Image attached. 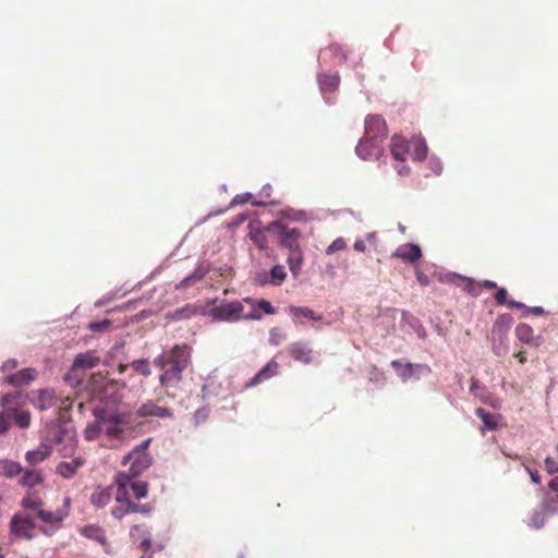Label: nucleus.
Segmentation results:
<instances>
[{
	"label": "nucleus",
	"instance_id": "nucleus-13",
	"mask_svg": "<svg viewBox=\"0 0 558 558\" xmlns=\"http://www.w3.org/2000/svg\"><path fill=\"white\" fill-rule=\"evenodd\" d=\"M131 478H129L124 472H118L114 476V485L117 486L114 499L118 504H133L130 498L129 485Z\"/></svg>",
	"mask_w": 558,
	"mask_h": 558
},
{
	"label": "nucleus",
	"instance_id": "nucleus-21",
	"mask_svg": "<svg viewBox=\"0 0 558 558\" xmlns=\"http://www.w3.org/2000/svg\"><path fill=\"white\" fill-rule=\"evenodd\" d=\"M410 143L399 135H393L390 143V151L397 161H404L410 151Z\"/></svg>",
	"mask_w": 558,
	"mask_h": 558
},
{
	"label": "nucleus",
	"instance_id": "nucleus-56",
	"mask_svg": "<svg viewBox=\"0 0 558 558\" xmlns=\"http://www.w3.org/2000/svg\"><path fill=\"white\" fill-rule=\"evenodd\" d=\"M135 533H143L145 534L146 531H145V526L144 525H133L132 529H131V536H135Z\"/></svg>",
	"mask_w": 558,
	"mask_h": 558
},
{
	"label": "nucleus",
	"instance_id": "nucleus-63",
	"mask_svg": "<svg viewBox=\"0 0 558 558\" xmlns=\"http://www.w3.org/2000/svg\"><path fill=\"white\" fill-rule=\"evenodd\" d=\"M398 172L399 174H407L409 172V168L403 166L401 169H398Z\"/></svg>",
	"mask_w": 558,
	"mask_h": 558
},
{
	"label": "nucleus",
	"instance_id": "nucleus-16",
	"mask_svg": "<svg viewBox=\"0 0 558 558\" xmlns=\"http://www.w3.org/2000/svg\"><path fill=\"white\" fill-rule=\"evenodd\" d=\"M54 391L51 389H38L32 391V402L39 410H47L54 404Z\"/></svg>",
	"mask_w": 558,
	"mask_h": 558
},
{
	"label": "nucleus",
	"instance_id": "nucleus-5",
	"mask_svg": "<svg viewBox=\"0 0 558 558\" xmlns=\"http://www.w3.org/2000/svg\"><path fill=\"white\" fill-rule=\"evenodd\" d=\"M98 413L102 426V434L110 439H119L125 432L126 426L131 424L130 412L99 410Z\"/></svg>",
	"mask_w": 558,
	"mask_h": 558
},
{
	"label": "nucleus",
	"instance_id": "nucleus-9",
	"mask_svg": "<svg viewBox=\"0 0 558 558\" xmlns=\"http://www.w3.org/2000/svg\"><path fill=\"white\" fill-rule=\"evenodd\" d=\"M355 153L364 160H372L383 154V147L379 142L362 137L355 147Z\"/></svg>",
	"mask_w": 558,
	"mask_h": 558
},
{
	"label": "nucleus",
	"instance_id": "nucleus-58",
	"mask_svg": "<svg viewBox=\"0 0 558 558\" xmlns=\"http://www.w3.org/2000/svg\"><path fill=\"white\" fill-rule=\"evenodd\" d=\"M527 471L530 473L532 482L535 483V484H539L541 483V476H539L538 472L537 471H531L529 469H527Z\"/></svg>",
	"mask_w": 558,
	"mask_h": 558
},
{
	"label": "nucleus",
	"instance_id": "nucleus-44",
	"mask_svg": "<svg viewBox=\"0 0 558 558\" xmlns=\"http://www.w3.org/2000/svg\"><path fill=\"white\" fill-rule=\"evenodd\" d=\"M412 146H413L412 158L414 160H423L426 158L427 146L424 142L415 141L412 143Z\"/></svg>",
	"mask_w": 558,
	"mask_h": 558
},
{
	"label": "nucleus",
	"instance_id": "nucleus-30",
	"mask_svg": "<svg viewBox=\"0 0 558 558\" xmlns=\"http://www.w3.org/2000/svg\"><path fill=\"white\" fill-rule=\"evenodd\" d=\"M513 323V318L509 314L499 315L493 326V335L499 337L505 336Z\"/></svg>",
	"mask_w": 558,
	"mask_h": 558
},
{
	"label": "nucleus",
	"instance_id": "nucleus-20",
	"mask_svg": "<svg viewBox=\"0 0 558 558\" xmlns=\"http://www.w3.org/2000/svg\"><path fill=\"white\" fill-rule=\"evenodd\" d=\"M51 447L46 444H40L36 449L29 450L25 453V460L31 468H36L37 464L44 462L51 456Z\"/></svg>",
	"mask_w": 558,
	"mask_h": 558
},
{
	"label": "nucleus",
	"instance_id": "nucleus-6",
	"mask_svg": "<svg viewBox=\"0 0 558 558\" xmlns=\"http://www.w3.org/2000/svg\"><path fill=\"white\" fill-rule=\"evenodd\" d=\"M388 136L386 121L381 116L369 114L365 119L364 136L367 140H374L381 145L383 141Z\"/></svg>",
	"mask_w": 558,
	"mask_h": 558
},
{
	"label": "nucleus",
	"instance_id": "nucleus-64",
	"mask_svg": "<svg viewBox=\"0 0 558 558\" xmlns=\"http://www.w3.org/2000/svg\"><path fill=\"white\" fill-rule=\"evenodd\" d=\"M104 364H105L106 366H110V365H111V362H110V360H109V359H106V360L104 361Z\"/></svg>",
	"mask_w": 558,
	"mask_h": 558
},
{
	"label": "nucleus",
	"instance_id": "nucleus-48",
	"mask_svg": "<svg viewBox=\"0 0 558 558\" xmlns=\"http://www.w3.org/2000/svg\"><path fill=\"white\" fill-rule=\"evenodd\" d=\"M495 293V301L498 305H507L508 306V292L505 288H497Z\"/></svg>",
	"mask_w": 558,
	"mask_h": 558
},
{
	"label": "nucleus",
	"instance_id": "nucleus-60",
	"mask_svg": "<svg viewBox=\"0 0 558 558\" xmlns=\"http://www.w3.org/2000/svg\"><path fill=\"white\" fill-rule=\"evenodd\" d=\"M131 367L130 364H125V363H120L118 365V372L119 374H123L124 372H126V369Z\"/></svg>",
	"mask_w": 558,
	"mask_h": 558
},
{
	"label": "nucleus",
	"instance_id": "nucleus-32",
	"mask_svg": "<svg viewBox=\"0 0 558 558\" xmlns=\"http://www.w3.org/2000/svg\"><path fill=\"white\" fill-rule=\"evenodd\" d=\"M14 400L11 403V422H14L19 427L26 428L31 423V415L27 411H17L14 405Z\"/></svg>",
	"mask_w": 558,
	"mask_h": 558
},
{
	"label": "nucleus",
	"instance_id": "nucleus-49",
	"mask_svg": "<svg viewBox=\"0 0 558 558\" xmlns=\"http://www.w3.org/2000/svg\"><path fill=\"white\" fill-rule=\"evenodd\" d=\"M110 325V320L104 319L100 322H93L89 324V329L94 332H100L106 330Z\"/></svg>",
	"mask_w": 558,
	"mask_h": 558
},
{
	"label": "nucleus",
	"instance_id": "nucleus-53",
	"mask_svg": "<svg viewBox=\"0 0 558 558\" xmlns=\"http://www.w3.org/2000/svg\"><path fill=\"white\" fill-rule=\"evenodd\" d=\"M133 513H149L150 510H151V507L149 505H140V504H135L133 502Z\"/></svg>",
	"mask_w": 558,
	"mask_h": 558
},
{
	"label": "nucleus",
	"instance_id": "nucleus-26",
	"mask_svg": "<svg viewBox=\"0 0 558 558\" xmlns=\"http://www.w3.org/2000/svg\"><path fill=\"white\" fill-rule=\"evenodd\" d=\"M288 352L295 361L303 364H310L312 362V351L301 342L291 343L288 347Z\"/></svg>",
	"mask_w": 558,
	"mask_h": 558
},
{
	"label": "nucleus",
	"instance_id": "nucleus-45",
	"mask_svg": "<svg viewBox=\"0 0 558 558\" xmlns=\"http://www.w3.org/2000/svg\"><path fill=\"white\" fill-rule=\"evenodd\" d=\"M196 314V310L193 305H186L180 310H177L173 314V318L181 320V319H189L192 316Z\"/></svg>",
	"mask_w": 558,
	"mask_h": 558
},
{
	"label": "nucleus",
	"instance_id": "nucleus-19",
	"mask_svg": "<svg viewBox=\"0 0 558 558\" xmlns=\"http://www.w3.org/2000/svg\"><path fill=\"white\" fill-rule=\"evenodd\" d=\"M140 417L156 416V417H171L172 411L168 408L159 407L153 401L143 403L137 410Z\"/></svg>",
	"mask_w": 558,
	"mask_h": 558
},
{
	"label": "nucleus",
	"instance_id": "nucleus-18",
	"mask_svg": "<svg viewBox=\"0 0 558 558\" xmlns=\"http://www.w3.org/2000/svg\"><path fill=\"white\" fill-rule=\"evenodd\" d=\"M279 364L270 360L247 384L246 387H253L264 383L278 374Z\"/></svg>",
	"mask_w": 558,
	"mask_h": 558
},
{
	"label": "nucleus",
	"instance_id": "nucleus-47",
	"mask_svg": "<svg viewBox=\"0 0 558 558\" xmlns=\"http://www.w3.org/2000/svg\"><path fill=\"white\" fill-rule=\"evenodd\" d=\"M328 50L336 57L339 58V61H344L347 59V54L343 48L339 44H331L328 47Z\"/></svg>",
	"mask_w": 558,
	"mask_h": 558
},
{
	"label": "nucleus",
	"instance_id": "nucleus-61",
	"mask_svg": "<svg viewBox=\"0 0 558 558\" xmlns=\"http://www.w3.org/2000/svg\"><path fill=\"white\" fill-rule=\"evenodd\" d=\"M515 357L519 360L521 364H524L526 362V357L524 352L520 351L515 354Z\"/></svg>",
	"mask_w": 558,
	"mask_h": 558
},
{
	"label": "nucleus",
	"instance_id": "nucleus-46",
	"mask_svg": "<svg viewBox=\"0 0 558 558\" xmlns=\"http://www.w3.org/2000/svg\"><path fill=\"white\" fill-rule=\"evenodd\" d=\"M347 247V243L342 238H337L332 241V243L326 248V254L331 255L337 251H342Z\"/></svg>",
	"mask_w": 558,
	"mask_h": 558
},
{
	"label": "nucleus",
	"instance_id": "nucleus-2",
	"mask_svg": "<svg viewBox=\"0 0 558 558\" xmlns=\"http://www.w3.org/2000/svg\"><path fill=\"white\" fill-rule=\"evenodd\" d=\"M88 388L94 396L99 397L101 400L112 405H119L124 399L126 383L109 379L101 373H95L88 381Z\"/></svg>",
	"mask_w": 558,
	"mask_h": 558
},
{
	"label": "nucleus",
	"instance_id": "nucleus-38",
	"mask_svg": "<svg viewBox=\"0 0 558 558\" xmlns=\"http://www.w3.org/2000/svg\"><path fill=\"white\" fill-rule=\"evenodd\" d=\"M102 433V426L100 424V417L98 411H96V422L89 424L85 430L84 436L86 440H95Z\"/></svg>",
	"mask_w": 558,
	"mask_h": 558
},
{
	"label": "nucleus",
	"instance_id": "nucleus-24",
	"mask_svg": "<svg viewBox=\"0 0 558 558\" xmlns=\"http://www.w3.org/2000/svg\"><path fill=\"white\" fill-rule=\"evenodd\" d=\"M112 486H97L90 495V502L97 508L106 507L112 499Z\"/></svg>",
	"mask_w": 558,
	"mask_h": 558
},
{
	"label": "nucleus",
	"instance_id": "nucleus-52",
	"mask_svg": "<svg viewBox=\"0 0 558 558\" xmlns=\"http://www.w3.org/2000/svg\"><path fill=\"white\" fill-rule=\"evenodd\" d=\"M415 278L422 287H427L430 282L428 276L418 268L415 269Z\"/></svg>",
	"mask_w": 558,
	"mask_h": 558
},
{
	"label": "nucleus",
	"instance_id": "nucleus-50",
	"mask_svg": "<svg viewBox=\"0 0 558 558\" xmlns=\"http://www.w3.org/2000/svg\"><path fill=\"white\" fill-rule=\"evenodd\" d=\"M545 468L549 474L558 472V461L555 458L547 457L545 459Z\"/></svg>",
	"mask_w": 558,
	"mask_h": 558
},
{
	"label": "nucleus",
	"instance_id": "nucleus-62",
	"mask_svg": "<svg viewBox=\"0 0 558 558\" xmlns=\"http://www.w3.org/2000/svg\"><path fill=\"white\" fill-rule=\"evenodd\" d=\"M366 240L369 242V243H373L375 244L376 243V233L375 232H371L366 235Z\"/></svg>",
	"mask_w": 558,
	"mask_h": 558
},
{
	"label": "nucleus",
	"instance_id": "nucleus-41",
	"mask_svg": "<svg viewBox=\"0 0 558 558\" xmlns=\"http://www.w3.org/2000/svg\"><path fill=\"white\" fill-rule=\"evenodd\" d=\"M137 500L145 498L148 493V484L145 481H132L129 485Z\"/></svg>",
	"mask_w": 558,
	"mask_h": 558
},
{
	"label": "nucleus",
	"instance_id": "nucleus-12",
	"mask_svg": "<svg viewBox=\"0 0 558 558\" xmlns=\"http://www.w3.org/2000/svg\"><path fill=\"white\" fill-rule=\"evenodd\" d=\"M422 256L421 247L413 243L399 245L392 253V257L399 258L408 264H415Z\"/></svg>",
	"mask_w": 558,
	"mask_h": 558
},
{
	"label": "nucleus",
	"instance_id": "nucleus-37",
	"mask_svg": "<svg viewBox=\"0 0 558 558\" xmlns=\"http://www.w3.org/2000/svg\"><path fill=\"white\" fill-rule=\"evenodd\" d=\"M287 278L286 269L282 265H276L269 272V283L272 286H281Z\"/></svg>",
	"mask_w": 558,
	"mask_h": 558
},
{
	"label": "nucleus",
	"instance_id": "nucleus-11",
	"mask_svg": "<svg viewBox=\"0 0 558 558\" xmlns=\"http://www.w3.org/2000/svg\"><path fill=\"white\" fill-rule=\"evenodd\" d=\"M38 372L33 367H26L15 373L8 374L4 381L13 387H23L29 385L36 379Z\"/></svg>",
	"mask_w": 558,
	"mask_h": 558
},
{
	"label": "nucleus",
	"instance_id": "nucleus-4",
	"mask_svg": "<svg viewBox=\"0 0 558 558\" xmlns=\"http://www.w3.org/2000/svg\"><path fill=\"white\" fill-rule=\"evenodd\" d=\"M210 316L215 320L220 322H238V320H252L260 319L262 314L256 308L251 312L244 313V305L241 301L221 302L219 305L210 310Z\"/></svg>",
	"mask_w": 558,
	"mask_h": 558
},
{
	"label": "nucleus",
	"instance_id": "nucleus-27",
	"mask_svg": "<svg viewBox=\"0 0 558 558\" xmlns=\"http://www.w3.org/2000/svg\"><path fill=\"white\" fill-rule=\"evenodd\" d=\"M477 417H480L483 422V426L481 427V432L484 434L485 430H496L498 429V415L492 414L484 410L483 408H477L475 411Z\"/></svg>",
	"mask_w": 558,
	"mask_h": 558
},
{
	"label": "nucleus",
	"instance_id": "nucleus-59",
	"mask_svg": "<svg viewBox=\"0 0 558 558\" xmlns=\"http://www.w3.org/2000/svg\"><path fill=\"white\" fill-rule=\"evenodd\" d=\"M150 545H151V542H150V538H149V537H145V538L141 542V548H142L144 551H147V550L150 548Z\"/></svg>",
	"mask_w": 558,
	"mask_h": 558
},
{
	"label": "nucleus",
	"instance_id": "nucleus-57",
	"mask_svg": "<svg viewBox=\"0 0 558 558\" xmlns=\"http://www.w3.org/2000/svg\"><path fill=\"white\" fill-rule=\"evenodd\" d=\"M84 533L87 535V536H92L94 535V533L98 534L100 533V530L96 526H86L84 529Z\"/></svg>",
	"mask_w": 558,
	"mask_h": 558
},
{
	"label": "nucleus",
	"instance_id": "nucleus-35",
	"mask_svg": "<svg viewBox=\"0 0 558 558\" xmlns=\"http://www.w3.org/2000/svg\"><path fill=\"white\" fill-rule=\"evenodd\" d=\"M43 499L35 492H27L21 501V506L25 509L39 510L43 506Z\"/></svg>",
	"mask_w": 558,
	"mask_h": 558
},
{
	"label": "nucleus",
	"instance_id": "nucleus-14",
	"mask_svg": "<svg viewBox=\"0 0 558 558\" xmlns=\"http://www.w3.org/2000/svg\"><path fill=\"white\" fill-rule=\"evenodd\" d=\"M100 363V357L95 351H87L80 353L75 356L71 372L76 373L78 371H86L97 366Z\"/></svg>",
	"mask_w": 558,
	"mask_h": 558
},
{
	"label": "nucleus",
	"instance_id": "nucleus-29",
	"mask_svg": "<svg viewBox=\"0 0 558 558\" xmlns=\"http://www.w3.org/2000/svg\"><path fill=\"white\" fill-rule=\"evenodd\" d=\"M303 260V252L301 248L288 252L287 263L294 277L299 276Z\"/></svg>",
	"mask_w": 558,
	"mask_h": 558
},
{
	"label": "nucleus",
	"instance_id": "nucleus-51",
	"mask_svg": "<svg viewBox=\"0 0 558 558\" xmlns=\"http://www.w3.org/2000/svg\"><path fill=\"white\" fill-rule=\"evenodd\" d=\"M17 367V361L16 360H13V359H10V360H7L2 366H1V372L4 373V374H12V372Z\"/></svg>",
	"mask_w": 558,
	"mask_h": 558
},
{
	"label": "nucleus",
	"instance_id": "nucleus-28",
	"mask_svg": "<svg viewBox=\"0 0 558 558\" xmlns=\"http://www.w3.org/2000/svg\"><path fill=\"white\" fill-rule=\"evenodd\" d=\"M23 471L22 465L10 459H0V476L14 478Z\"/></svg>",
	"mask_w": 558,
	"mask_h": 558
},
{
	"label": "nucleus",
	"instance_id": "nucleus-34",
	"mask_svg": "<svg viewBox=\"0 0 558 558\" xmlns=\"http://www.w3.org/2000/svg\"><path fill=\"white\" fill-rule=\"evenodd\" d=\"M339 76L336 74H322L318 77V83L323 92H332L339 85Z\"/></svg>",
	"mask_w": 558,
	"mask_h": 558
},
{
	"label": "nucleus",
	"instance_id": "nucleus-25",
	"mask_svg": "<svg viewBox=\"0 0 558 558\" xmlns=\"http://www.w3.org/2000/svg\"><path fill=\"white\" fill-rule=\"evenodd\" d=\"M515 336L517 338L525 344L537 348L539 345V337L534 336V330L527 324H519L515 327Z\"/></svg>",
	"mask_w": 558,
	"mask_h": 558
},
{
	"label": "nucleus",
	"instance_id": "nucleus-15",
	"mask_svg": "<svg viewBox=\"0 0 558 558\" xmlns=\"http://www.w3.org/2000/svg\"><path fill=\"white\" fill-rule=\"evenodd\" d=\"M85 459L81 456L74 457L71 461H62L57 468L56 472L63 478H72L78 469H81L85 464Z\"/></svg>",
	"mask_w": 558,
	"mask_h": 558
},
{
	"label": "nucleus",
	"instance_id": "nucleus-8",
	"mask_svg": "<svg viewBox=\"0 0 558 558\" xmlns=\"http://www.w3.org/2000/svg\"><path fill=\"white\" fill-rule=\"evenodd\" d=\"M448 281L457 284L458 287H461L463 290H465L468 293L472 294L473 296H476L478 294L476 288H485L488 290L497 289V283L492 280H483L482 282L475 283V281L471 278L463 277L457 274H450L448 275Z\"/></svg>",
	"mask_w": 558,
	"mask_h": 558
},
{
	"label": "nucleus",
	"instance_id": "nucleus-17",
	"mask_svg": "<svg viewBox=\"0 0 558 558\" xmlns=\"http://www.w3.org/2000/svg\"><path fill=\"white\" fill-rule=\"evenodd\" d=\"M44 482V475L40 470L36 468H26L23 469L21 473V477L19 480V484L22 487L34 488Z\"/></svg>",
	"mask_w": 558,
	"mask_h": 558
},
{
	"label": "nucleus",
	"instance_id": "nucleus-40",
	"mask_svg": "<svg viewBox=\"0 0 558 558\" xmlns=\"http://www.w3.org/2000/svg\"><path fill=\"white\" fill-rule=\"evenodd\" d=\"M391 366L403 380L409 379L413 375L414 365L411 363L402 364L400 361L395 360L391 362Z\"/></svg>",
	"mask_w": 558,
	"mask_h": 558
},
{
	"label": "nucleus",
	"instance_id": "nucleus-3",
	"mask_svg": "<svg viewBox=\"0 0 558 558\" xmlns=\"http://www.w3.org/2000/svg\"><path fill=\"white\" fill-rule=\"evenodd\" d=\"M151 438H147L140 445L135 446L128 454L123 457L122 464H130L129 470L124 474L133 480L141 476L153 464V457L148 452Z\"/></svg>",
	"mask_w": 558,
	"mask_h": 558
},
{
	"label": "nucleus",
	"instance_id": "nucleus-10",
	"mask_svg": "<svg viewBox=\"0 0 558 558\" xmlns=\"http://www.w3.org/2000/svg\"><path fill=\"white\" fill-rule=\"evenodd\" d=\"M275 225L280 229V246L282 248L287 250L288 252L301 248V232L298 229H289L284 225H281L280 222H276Z\"/></svg>",
	"mask_w": 558,
	"mask_h": 558
},
{
	"label": "nucleus",
	"instance_id": "nucleus-54",
	"mask_svg": "<svg viewBox=\"0 0 558 558\" xmlns=\"http://www.w3.org/2000/svg\"><path fill=\"white\" fill-rule=\"evenodd\" d=\"M255 280L260 286L267 284L269 283V275L266 271L258 272L255 277Z\"/></svg>",
	"mask_w": 558,
	"mask_h": 558
},
{
	"label": "nucleus",
	"instance_id": "nucleus-39",
	"mask_svg": "<svg viewBox=\"0 0 558 558\" xmlns=\"http://www.w3.org/2000/svg\"><path fill=\"white\" fill-rule=\"evenodd\" d=\"M243 302L251 304L253 308H256L257 311L262 310L267 315H274L276 313L274 306L267 300L262 299L259 301H255L254 299L245 298Z\"/></svg>",
	"mask_w": 558,
	"mask_h": 558
},
{
	"label": "nucleus",
	"instance_id": "nucleus-31",
	"mask_svg": "<svg viewBox=\"0 0 558 558\" xmlns=\"http://www.w3.org/2000/svg\"><path fill=\"white\" fill-rule=\"evenodd\" d=\"M289 314L292 316L294 320H299L302 317L316 322L322 320V315L316 314L310 307L290 306Z\"/></svg>",
	"mask_w": 558,
	"mask_h": 558
},
{
	"label": "nucleus",
	"instance_id": "nucleus-7",
	"mask_svg": "<svg viewBox=\"0 0 558 558\" xmlns=\"http://www.w3.org/2000/svg\"><path fill=\"white\" fill-rule=\"evenodd\" d=\"M35 524L28 515L16 513L10 521V533L16 538L32 539Z\"/></svg>",
	"mask_w": 558,
	"mask_h": 558
},
{
	"label": "nucleus",
	"instance_id": "nucleus-36",
	"mask_svg": "<svg viewBox=\"0 0 558 558\" xmlns=\"http://www.w3.org/2000/svg\"><path fill=\"white\" fill-rule=\"evenodd\" d=\"M130 366L135 373L142 375L143 377H149L151 375L150 363L147 359L134 360L130 363Z\"/></svg>",
	"mask_w": 558,
	"mask_h": 558
},
{
	"label": "nucleus",
	"instance_id": "nucleus-55",
	"mask_svg": "<svg viewBox=\"0 0 558 558\" xmlns=\"http://www.w3.org/2000/svg\"><path fill=\"white\" fill-rule=\"evenodd\" d=\"M353 248L357 252H365V250H366L365 242L363 240H356L354 242Z\"/></svg>",
	"mask_w": 558,
	"mask_h": 558
},
{
	"label": "nucleus",
	"instance_id": "nucleus-42",
	"mask_svg": "<svg viewBox=\"0 0 558 558\" xmlns=\"http://www.w3.org/2000/svg\"><path fill=\"white\" fill-rule=\"evenodd\" d=\"M508 307L509 308H517V310H523L524 311V316L529 313H532L536 316H541L545 313L544 308L542 306H534V307H527L525 304L521 303V302H518V301H514V300H510L508 302Z\"/></svg>",
	"mask_w": 558,
	"mask_h": 558
},
{
	"label": "nucleus",
	"instance_id": "nucleus-33",
	"mask_svg": "<svg viewBox=\"0 0 558 558\" xmlns=\"http://www.w3.org/2000/svg\"><path fill=\"white\" fill-rule=\"evenodd\" d=\"M36 515L45 523H59L66 517V513L62 510L47 511L40 508Z\"/></svg>",
	"mask_w": 558,
	"mask_h": 558
},
{
	"label": "nucleus",
	"instance_id": "nucleus-23",
	"mask_svg": "<svg viewBox=\"0 0 558 558\" xmlns=\"http://www.w3.org/2000/svg\"><path fill=\"white\" fill-rule=\"evenodd\" d=\"M17 395L7 393L1 398L3 411L0 413V435L8 432L11 423V403L12 399H16Z\"/></svg>",
	"mask_w": 558,
	"mask_h": 558
},
{
	"label": "nucleus",
	"instance_id": "nucleus-43",
	"mask_svg": "<svg viewBox=\"0 0 558 558\" xmlns=\"http://www.w3.org/2000/svg\"><path fill=\"white\" fill-rule=\"evenodd\" d=\"M133 504H119L111 509V514L113 518L121 520L126 514L133 513Z\"/></svg>",
	"mask_w": 558,
	"mask_h": 558
},
{
	"label": "nucleus",
	"instance_id": "nucleus-1",
	"mask_svg": "<svg viewBox=\"0 0 558 558\" xmlns=\"http://www.w3.org/2000/svg\"><path fill=\"white\" fill-rule=\"evenodd\" d=\"M192 348L186 343L175 344L157 355L153 363L161 371L159 383L162 387H175L183 378V372L191 363Z\"/></svg>",
	"mask_w": 558,
	"mask_h": 558
},
{
	"label": "nucleus",
	"instance_id": "nucleus-22",
	"mask_svg": "<svg viewBox=\"0 0 558 558\" xmlns=\"http://www.w3.org/2000/svg\"><path fill=\"white\" fill-rule=\"evenodd\" d=\"M209 272V268L205 265L197 266L194 271L182 279L179 283L175 284V290H183L191 288L202 281L205 276Z\"/></svg>",
	"mask_w": 558,
	"mask_h": 558
}]
</instances>
